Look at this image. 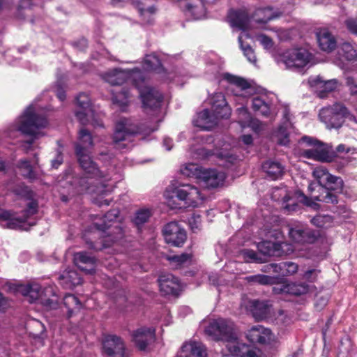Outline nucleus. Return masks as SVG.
I'll list each match as a JSON object with an SVG mask.
<instances>
[{"label": "nucleus", "mask_w": 357, "mask_h": 357, "mask_svg": "<svg viewBox=\"0 0 357 357\" xmlns=\"http://www.w3.org/2000/svg\"><path fill=\"white\" fill-rule=\"evenodd\" d=\"M76 146H81L84 150L93 146V139L89 132L82 128L79 133V142Z\"/></svg>", "instance_id": "nucleus-48"}, {"label": "nucleus", "mask_w": 357, "mask_h": 357, "mask_svg": "<svg viewBox=\"0 0 357 357\" xmlns=\"http://www.w3.org/2000/svg\"><path fill=\"white\" fill-rule=\"evenodd\" d=\"M151 215L152 212L151 209L142 208L136 212L133 221L136 225L140 226L146 222Z\"/></svg>", "instance_id": "nucleus-50"}, {"label": "nucleus", "mask_w": 357, "mask_h": 357, "mask_svg": "<svg viewBox=\"0 0 357 357\" xmlns=\"http://www.w3.org/2000/svg\"><path fill=\"white\" fill-rule=\"evenodd\" d=\"M18 168L20 169L22 174L24 177L29 178L31 181H33L36 178V175L33 172L30 162L27 160H22L19 162Z\"/></svg>", "instance_id": "nucleus-47"}, {"label": "nucleus", "mask_w": 357, "mask_h": 357, "mask_svg": "<svg viewBox=\"0 0 357 357\" xmlns=\"http://www.w3.org/2000/svg\"><path fill=\"white\" fill-rule=\"evenodd\" d=\"M140 76L141 72L137 68L132 70H122L115 68L105 73L102 75V78L112 85H120L128 79H132L139 89L140 97L146 112H148L149 109L157 112L162 100V96L161 93L155 89L149 86L140 87L138 86L136 78Z\"/></svg>", "instance_id": "nucleus-3"}, {"label": "nucleus", "mask_w": 357, "mask_h": 357, "mask_svg": "<svg viewBox=\"0 0 357 357\" xmlns=\"http://www.w3.org/2000/svg\"><path fill=\"white\" fill-rule=\"evenodd\" d=\"M63 305L66 309L67 317H72L82 308V303L73 294H68L63 297Z\"/></svg>", "instance_id": "nucleus-41"}, {"label": "nucleus", "mask_w": 357, "mask_h": 357, "mask_svg": "<svg viewBox=\"0 0 357 357\" xmlns=\"http://www.w3.org/2000/svg\"><path fill=\"white\" fill-rule=\"evenodd\" d=\"M205 331L213 340L225 342V350L231 354L232 349L236 352V349L241 347V344H245L238 340L235 324L229 319L223 318L213 319L206 328Z\"/></svg>", "instance_id": "nucleus-5"}, {"label": "nucleus", "mask_w": 357, "mask_h": 357, "mask_svg": "<svg viewBox=\"0 0 357 357\" xmlns=\"http://www.w3.org/2000/svg\"><path fill=\"white\" fill-rule=\"evenodd\" d=\"M239 349H232V354L227 350H224L221 357H258L257 351L247 344H241Z\"/></svg>", "instance_id": "nucleus-43"}, {"label": "nucleus", "mask_w": 357, "mask_h": 357, "mask_svg": "<svg viewBox=\"0 0 357 357\" xmlns=\"http://www.w3.org/2000/svg\"><path fill=\"white\" fill-rule=\"evenodd\" d=\"M129 92L126 89L121 91L112 92V101L114 104L117 105L121 110L124 111L128 105Z\"/></svg>", "instance_id": "nucleus-46"}, {"label": "nucleus", "mask_w": 357, "mask_h": 357, "mask_svg": "<svg viewBox=\"0 0 357 357\" xmlns=\"http://www.w3.org/2000/svg\"><path fill=\"white\" fill-rule=\"evenodd\" d=\"M143 67L146 70H157L160 77L163 79L169 82H174L176 84L181 82L180 75H177L176 73H167L163 68H161L160 61L158 57L154 54H148L144 58Z\"/></svg>", "instance_id": "nucleus-19"}, {"label": "nucleus", "mask_w": 357, "mask_h": 357, "mask_svg": "<svg viewBox=\"0 0 357 357\" xmlns=\"http://www.w3.org/2000/svg\"><path fill=\"white\" fill-rule=\"evenodd\" d=\"M172 140L170 138L165 137L163 140V146L167 151H170L172 148Z\"/></svg>", "instance_id": "nucleus-64"}, {"label": "nucleus", "mask_w": 357, "mask_h": 357, "mask_svg": "<svg viewBox=\"0 0 357 357\" xmlns=\"http://www.w3.org/2000/svg\"><path fill=\"white\" fill-rule=\"evenodd\" d=\"M262 169L272 180L280 178L284 172V167L280 162L271 160L265 162Z\"/></svg>", "instance_id": "nucleus-39"}, {"label": "nucleus", "mask_w": 357, "mask_h": 357, "mask_svg": "<svg viewBox=\"0 0 357 357\" xmlns=\"http://www.w3.org/2000/svg\"><path fill=\"white\" fill-rule=\"evenodd\" d=\"M289 236L294 242L301 245L314 243L322 237L319 231L299 225L289 229Z\"/></svg>", "instance_id": "nucleus-14"}, {"label": "nucleus", "mask_w": 357, "mask_h": 357, "mask_svg": "<svg viewBox=\"0 0 357 357\" xmlns=\"http://www.w3.org/2000/svg\"><path fill=\"white\" fill-rule=\"evenodd\" d=\"M346 84L349 86V89L351 94L356 95L357 94V84L355 83L354 79L351 77H348L346 79Z\"/></svg>", "instance_id": "nucleus-61"}, {"label": "nucleus", "mask_w": 357, "mask_h": 357, "mask_svg": "<svg viewBox=\"0 0 357 357\" xmlns=\"http://www.w3.org/2000/svg\"><path fill=\"white\" fill-rule=\"evenodd\" d=\"M307 83L310 87L321 98H324L326 93L335 90L338 86L337 79L324 80L319 76L310 77Z\"/></svg>", "instance_id": "nucleus-21"}, {"label": "nucleus", "mask_w": 357, "mask_h": 357, "mask_svg": "<svg viewBox=\"0 0 357 357\" xmlns=\"http://www.w3.org/2000/svg\"><path fill=\"white\" fill-rule=\"evenodd\" d=\"M206 353L204 346L197 342L185 343L181 351L176 357H206Z\"/></svg>", "instance_id": "nucleus-34"}, {"label": "nucleus", "mask_w": 357, "mask_h": 357, "mask_svg": "<svg viewBox=\"0 0 357 357\" xmlns=\"http://www.w3.org/2000/svg\"><path fill=\"white\" fill-rule=\"evenodd\" d=\"M258 250L264 255L281 256L293 252L292 246L285 242L265 241L258 243Z\"/></svg>", "instance_id": "nucleus-20"}, {"label": "nucleus", "mask_w": 357, "mask_h": 357, "mask_svg": "<svg viewBox=\"0 0 357 357\" xmlns=\"http://www.w3.org/2000/svg\"><path fill=\"white\" fill-rule=\"evenodd\" d=\"M238 39L241 49L242 50L244 56L247 58L249 62L256 65L257 58L254 50L249 45H244L243 43L241 36H238Z\"/></svg>", "instance_id": "nucleus-51"}, {"label": "nucleus", "mask_w": 357, "mask_h": 357, "mask_svg": "<svg viewBox=\"0 0 357 357\" xmlns=\"http://www.w3.org/2000/svg\"><path fill=\"white\" fill-rule=\"evenodd\" d=\"M229 22L231 27L245 31L248 29L249 17L243 11H231L229 15Z\"/></svg>", "instance_id": "nucleus-37"}, {"label": "nucleus", "mask_w": 357, "mask_h": 357, "mask_svg": "<svg viewBox=\"0 0 357 357\" xmlns=\"http://www.w3.org/2000/svg\"><path fill=\"white\" fill-rule=\"evenodd\" d=\"M189 225L191 229L193 231H195L197 229H199L201 226V216L198 214H193L189 218Z\"/></svg>", "instance_id": "nucleus-59"}, {"label": "nucleus", "mask_w": 357, "mask_h": 357, "mask_svg": "<svg viewBox=\"0 0 357 357\" xmlns=\"http://www.w3.org/2000/svg\"><path fill=\"white\" fill-rule=\"evenodd\" d=\"M166 259L169 262L172 268L177 269L191 264L192 255L189 253H182L179 255H167Z\"/></svg>", "instance_id": "nucleus-40"}, {"label": "nucleus", "mask_w": 357, "mask_h": 357, "mask_svg": "<svg viewBox=\"0 0 357 357\" xmlns=\"http://www.w3.org/2000/svg\"><path fill=\"white\" fill-rule=\"evenodd\" d=\"M119 211L114 209L108 211L103 217L102 223L95 222V227L97 229L103 233V247H109L112 243H114L123 236L122 228L114 221L118 218Z\"/></svg>", "instance_id": "nucleus-10"}, {"label": "nucleus", "mask_w": 357, "mask_h": 357, "mask_svg": "<svg viewBox=\"0 0 357 357\" xmlns=\"http://www.w3.org/2000/svg\"><path fill=\"white\" fill-rule=\"evenodd\" d=\"M17 291L28 297L30 303L38 301L47 310L55 309L58 306L57 296L53 287H47L41 291V287L38 283H29L18 285Z\"/></svg>", "instance_id": "nucleus-7"}, {"label": "nucleus", "mask_w": 357, "mask_h": 357, "mask_svg": "<svg viewBox=\"0 0 357 357\" xmlns=\"http://www.w3.org/2000/svg\"><path fill=\"white\" fill-rule=\"evenodd\" d=\"M73 261L81 271L86 273H92L95 271L96 259L86 252L75 253Z\"/></svg>", "instance_id": "nucleus-31"}, {"label": "nucleus", "mask_w": 357, "mask_h": 357, "mask_svg": "<svg viewBox=\"0 0 357 357\" xmlns=\"http://www.w3.org/2000/svg\"><path fill=\"white\" fill-rule=\"evenodd\" d=\"M241 255L243 257V259L246 262H257L262 263L264 260L261 257L258 256V254L252 250H243L241 252Z\"/></svg>", "instance_id": "nucleus-53"}, {"label": "nucleus", "mask_w": 357, "mask_h": 357, "mask_svg": "<svg viewBox=\"0 0 357 357\" xmlns=\"http://www.w3.org/2000/svg\"><path fill=\"white\" fill-rule=\"evenodd\" d=\"M174 197L183 201L188 206H197L202 200L200 191L195 186L190 185H180L173 190Z\"/></svg>", "instance_id": "nucleus-16"}, {"label": "nucleus", "mask_w": 357, "mask_h": 357, "mask_svg": "<svg viewBox=\"0 0 357 357\" xmlns=\"http://www.w3.org/2000/svg\"><path fill=\"white\" fill-rule=\"evenodd\" d=\"M76 155L82 169L87 176L75 178L70 182L71 191L70 193H89L96 195L93 202L98 206H108L111 199H102V197L111 192L113 189L112 185H105L100 183L98 185H94L92 181L93 178H103L102 173L99 170L96 164L91 160L89 150H84L81 146H76Z\"/></svg>", "instance_id": "nucleus-1"}, {"label": "nucleus", "mask_w": 357, "mask_h": 357, "mask_svg": "<svg viewBox=\"0 0 357 357\" xmlns=\"http://www.w3.org/2000/svg\"><path fill=\"white\" fill-rule=\"evenodd\" d=\"M333 222V218L328 215H317L311 220L314 225L320 228H328L332 226Z\"/></svg>", "instance_id": "nucleus-49"}, {"label": "nucleus", "mask_w": 357, "mask_h": 357, "mask_svg": "<svg viewBox=\"0 0 357 357\" xmlns=\"http://www.w3.org/2000/svg\"><path fill=\"white\" fill-rule=\"evenodd\" d=\"M298 266L296 264L291 261L283 263V275H291L297 272Z\"/></svg>", "instance_id": "nucleus-56"}, {"label": "nucleus", "mask_w": 357, "mask_h": 357, "mask_svg": "<svg viewBox=\"0 0 357 357\" xmlns=\"http://www.w3.org/2000/svg\"><path fill=\"white\" fill-rule=\"evenodd\" d=\"M267 268L268 269H272V272L276 273H282L283 271V263L277 264H271L267 265Z\"/></svg>", "instance_id": "nucleus-62"}, {"label": "nucleus", "mask_w": 357, "mask_h": 357, "mask_svg": "<svg viewBox=\"0 0 357 357\" xmlns=\"http://www.w3.org/2000/svg\"><path fill=\"white\" fill-rule=\"evenodd\" d=\"M247 338L252 343L266 344L273 338L271 331L261 325L252 326L246 333Z\"/></svg>", "instance_id": "nucleus-27"}, {"label": "nucleus", "mask_w": 357, "mask_h": 357, "mask_svg": "<svg viewBox=\"0 0 357 357\" xmlns=\"http://www.w3.org/2000/svg\"><path fill=\"white\" fill-rule=\"evenodd\" d=\"M314 178L317 183H310L308 185L310 197L303 195L302 201L308 206L317 208L319 205L315 202L336 204L337 197L335 192H342L344 187L343 180L338 176L331 174L324 167L319 166L312 172Z\"/></svg>", "instance_id": "nucleus-2"}, {"label": "nucleus", "mask_w": 357, "mask_h": 357, "mask_svg": "<svg viewBox=\"0 0 357 357\" xmlns=\"http://www.w3.org/2000/svg\"><path fill=\"white\" fill-rule=\"evenodd\" d=\"M344 24L351 33L357 36V18L349 17L347 19Z\"/></svg>", "instance_id": "nucleus-58"}, {"label": "nucleus", "mask_w": 357, "mask_h": 357, "mask_svg": "<svg viewBox=\"0 0 357 357\" xmlns=\"http://www.w3.org/2000/svg\"><path fill=\"white\" fill-rule=\"evenodd\" d=\"M282 15L278 9L271 7L261 8L254 13V20L258 24H266L270 20L279 17Z\"/></svg>", "instance_id": "nucleus-36"}, {"label": "nucleus", "mask_w": 357, "mask_h": 357, "mask_svg": "<svg viewBox=\"0 0 357 357\" xmlns=\"http://www.w3.org/2000/svg\"><path fill=\"white\" fill-rule=\"evenodd\" d=\"M144 0H141L137 5V10L144 23L150 24L155 19L157 9L154 6H145Z\"/></svg>", "instance_id": "nucleus-42"}, {"label": "nucleus", "mask_w": 357, "mask_h": 357, "mask_svg": "<svg viewBox=\"0 0 357 357\" xmlns=\"http://www.w3.org/2000/svg\"><path fill=\"white\" fill-rule=\"evenodd\" d=\"M280 197L282 199L283 209L287 212L291 213L296 211L298 207L296 202L289 195L286 188H275L272 192V198L274 200L279 201Z\"/></svg>", "instance_id": "nucleus-32"}, {"label": "nucleus", "mask_w": 357, "mask_h": 357, "mask_svg": "<svg viewBox=\"0 0 357 357\" xmlns=\"http://www.w3.org/2000/svg\"><path fill=\"white\" fill-rule=\"evenodd\" d=\"M211 110L218 117L228 119L231 114V109L227 104L222 93H215L209 98Z\"/></svg>", "instance_id": "nucleus-23"}, {"label": "nucleus", "mask_w": 357, "mask_h": 357, "mask_svg": "<svg viewBox=\"0 0 357 357\" xmlns=\"http://www.w3.org/2000/svg\"><path fill=\"white\" fill-rule=\"evenodd\" d=\"M158 129V126L143 130L134 125L132 121L126 118H121L115 125L113 135V144L116 149L123 150L127 147L125 142H131V138L138 133H149Z\"/></svg>", "instance_id": "nucleus-8"}, {"label": "nucleus", "mask_w": 357, "mask_h": 357, "mask_svg": "<svg viewBox=\"0 0 357 357\" xmlns=\"http://www.w3.org/2000/svg\"><path fill=\"white\" fill-rule=\"evenodd\" d=\"M320 272L321 271L317 268L308 269L304 272L302 278L309 282H315L317 280Z\"/></svg>", "instance_id": "nucleus-54"}, {"label": "nucleus", "mask_w": 357, "mask_h": 357, "mask_svg": "<svg viewBox=\"0 0 357 357\" xmlns=\"http://www.w3.org/2000/svg\"><path fill=\"white\" fill-rule=\"evenodd\" d=\"M155 339V329L152 327H142L132 333V341L136 347L143 351Z\"/></svg>", "instance_id": "nucleus-25"}, {"label": "nucleus", "mask_w": 357, "mask_h": 357, "mask_svg": "<svg viewBox=\"0 0 357 357\" xmlns=\"http://www.w3.org/2000/svg\"><path fill=\"white\" fill-rule=\"evenodd\" d=\"M47 125L46 119L38 115L35 108L31 105L19 118L15 124L8 129L6 135V137L12 139L17 137L21 134L33 137V139L24 142L22 144L25 149H28L33 144L34 139L44 135L40 130L46 127Z\"/></svg>", "instance_id": "nucleus-4"}, {"label": "nucleus", "mask_w": 357, "mask_h": 357, "mask_svg": "<svg viewBox=\"0 0 357 357\" xmlns=\"http://www.w3.org/2000/svg\"><path fill=\"white\" fill-rule=\"evenodd\" d=\"M204 169L195 163H187L181 167L180 172L186 177H192L200 180Z\"/></svg>", "instance_id": "nucleus-45"}, {"label": "nucleus", "mask_w": 357, "mask_h": 357, "mask_svg": "<svg viewBox=\"0 0 357 357\" xmlns=\"http://www.w3.org/2000/svg\"><path fill=\"white\" fill-rule=\"evenodd\" d=\"M238 122L242 128L246 126H254L253 124L259 125V120L252 119L248 109L245 107H241L236 109Z\"/></svg>", "instance_id": "nucleus-44"}, {"label": "nucleus", "mask_w": 357, "mask_h": 357, "mask_svg": "<svg viewBox=\"0 0 357 357\" xmlns=\"http://www.w3.org/2000/svg\"><path fill=\"white\" fill-rule=\"evenodd\" d=\"M317 38L320 48L325 52H331L336 47V40L334 36L325 28L317 31Z\"/></svg>", "instance_id": "nucleus-33"}, {"label": "nucleus", "mask_w": 357, "mask_h": 357, "mask_svg": "<svg viewBox=\"0 0 357 357\" xmlns=\"http://www.w3.org/2000/svg\"><path fill=\"white\" fill-rule=\"evenodd\" d=\"M204 0H181L180 7L185 15L192 20H200L206 15Z\"/></svg>", "instance_id": "nucleus-22"}, {"label": "nucleus", "mask_w": 357, "mask_h": 357, "mask_svg": "<svg viewBox=\"0 0 357 357\" xmlns=\"http://www.w3.org/2000/svg\"><path fill=\"white\" fill-rule=\"evenodd\" d=\"M218 117L215 113L210 114L208 109H204L197 113L196 118L193 120V123L196 127L202 130H211L218 123Z\"/></svg>", "instance_id": "nucleus-29"}, {"label": "nucleus", "mask_w": 357, "mask_h": 357, "mask_svg": "<svg viewBox=\"0 0 357 357\" xmlns=\"http://www.w3.org/2000/svg\"><path fill=\"white\" fill-rule=\"evenodd\" d=\"M277 278L265 275H257V283L260 284H274Z\"/></svg>", "instance_id": "nucleus-60"}, {"label": "nucleus", "mask_w": 357, "mask_h": 357, "mask_svg": "<svg viewBox=\"0 0 357 357\" xmlns=\"http://www.w3.org/2000/svg\"><path fill=\"white\" fill-rule=\"evenodd\" d=\"M60 284L66 289H72L81 284L82 278L73 270L65 271L59 278Z\"/></svg>", "instance_id": "nucleus-38"}, {"label": "nucleus", "mask_w": 357, "mask_h": 357, "mask_svg": "<svg viewBox=\"0 0 357 357\" xmlns=\"http://www.w3.org/2000/svg\"><path fill=\"white\" fill-rule=\"evenodd\" d=\"M163 235L167 243L176 247L182 246L187 238L185 229L176 222L167 224L163 229Z\"/></svg>", "instance_id": "nucleus-18"}, {"label": "nucleus", "mask_w": 357, "mask_h": 357, "mask_svg": "<svg viewBox=\"0 0 357 357\" xmlns=\"http://www.w3.org/2000/svg\"><path fill=\"white\" fill-rule=\"evenodd\" d=\"M251 107L257 115L264 117H271L273 113L272 103L266 96L253 97Z\"/></svg>", "instance_id": "nucleus-30"}, {"label": "nucleus", "mask_w": 357, "mask_h": 357, "mask_svg": "<svg viewBox=\"0 0 357 357\" xmlns=\"http://www.w3.org/2000/svg\"><path fill=\"white\" fill-rule=\"evenodd\" d=\"M225 178V174L222 172L204 169L200 180L206 187L215 188L222 185Z\"/></svg>", "instance_id": "nucleus-28"}, {"label": "nucleus", "mask_w": 357, "mask_h": 357, "mask_svg": "<svg viewBox=\"0 0 357 357\" xmlns=\"http://www.w3.org/2000/svg\"><path fill=\"white\" fill-rule=\"evenodd\" d=\"M158 284L160 291L165 295H177L181 289L178 279L170 273L160 275Z\"/></svg>", "instance_id": "nucleus-24"}, {"label": "nucleus", "mask_w": 357, "mask_h": 357, "mask_svg": "<svg viewBox=\"0 0 357 357\" xmlns=\"http://www.w3.org/2000/svg\"><path fill=\"white\" fill-rule=\"evenodd\" d=\"M301 140L303 142L312 146L310 149L303 151L302 155L305 158L331 162L336 156L331 146L324 144L317 139L304 136L301 138Z\"/></svg>", "instance_id": "nucleus-11"}, {"label": "nucleus", "mask_w": 357, "mask_h": 357, "mask_svg": "<svg viewBox=\"0 0 357 357\" xmlns=\"http://www.w3.org/2000/svg\"><path fill=\"white\" fill-rule=\"evenodd\" d=\"M319 116L329 129L340 128L345 119L357 123L356 116L341 103H335L331 107L322 108L319 112Z\"/></svg>", "instance_id": "nucleus-9"}, {"label": "nucleus", "mask_w": 357, "mask_h": 357, "mask_svg": "<svg viewBox=\"0 0 357 357\" xmlns=\"http://www.w3.org/2000/svg\"><path fill=\"white\" fill-rule=\"evenodd\" d=\"M277 138L280 145L287 146L289 143V134L283 126L280 127L278 129Z\"/></svg>", "instance_id": "nucleus-55"}, {"label": "nucleus", "mask_w": 357, "mask_h": 357, "mask_svg": "<svg viewBox=\"0 0 357 357\" xmlns=\"http://www.w3.org/2000/svg\"><path fill=\"white\" fill-rule=\"evenodd\" d=\"M257 40L266 50H271L273 47V42L272 39L264 34H259L257 36Z\"/></svg>", "instance_id": "nucleus-57"}, {"label": "nucleus", "mask_w": 357, "mask_h": 357, "mask_svg": "<svg viewBox=\"0 0 357 357\" xmlns=\"http://www.w3.org/2000/svg\"><path fill=\"white\" fill-rule=\"evenodd\" d=\"M222 79L228 82L232 86L236 87V91L234 89H231L234 96L242 98L240 104L243 105L245 98V90L250 88L249 83L243 78L233 75L229 73L222 74Z\"/></svg>", "instance_id": "nucleus-26"}, {"label": "nucleus", "mask_w": 357, "mask_h": 357, "mask_svg": "<svg viewBox=\"0 0 357 357\" xmlns=\"http://www.w3.org/2000/svg\"><path fill=\"white\" fill-rule=\"evenodd\" d=\"M241 307L250 312L258 320L267 318L271 311V305L268 301L250 300L247 297L243 298Z\"/></svg>", "instance_id": "nucleus-17"}, {"label": "nucleus", "mask_w": 357, "mask_h": 357, "mask_svg": "<svg viewBox=\"0 0 357 357\" xmlns=\"http://www.w3.org/2000/svg\"><path fill=\"white\" fill-rule=\"evenodd\" d=\"M102 353L108 357H125L126 346L123 340L115 335H105L102 340Z\"/></svg>", "instance_id": "nucleus-15"}, {"label": "nucleus", "mask_w": 357, "mask_h": 357, "mask_svg": "<svg viewBox=\"0 0 357 357\" xmlns=\"http://www.w3.org/2000/svg\"><path fill=\"white\" fill-rule=\"evenodd\" d=\"M340 54L348 61H354L357 58L356 50L349 43H344L342 45Z\"/></svg>", "instance_id": "nucleus-52"}, {"label": "nucleus", "mask_w": 357, "mask_h": 357, "mask_svg": "<svg viewBox=\"0 0 357 357\" xmlns=\"http://www.w3.org/2000/svg\"><path fill=\"white\" fill-rule=\"evenodd\" d=\"M15 193L22 197L26 208L22 211V217L15 218V214L0 208V219L6 221V227L11 229H23L28 218L38 212V202L32 198V192L27 187H23L22 191L15 190Z\"/></svg>", "instance_id": "nucleus-6"}, {"label": "nucleus", "mask_w": 357, "mask_h": 357, "mask_svg": "<svg viewBox=\"0 0 357 357\" xmlns=\"http://www.w3.org/2000/svg\"><path fill=\"white\" fill-rule=\"evenodd\" d=\"M311 54L305 49H293L281 55V61L287 68L296 69L305 67L311 60Z\"/></svg>", "instance_id": "nucleus-13"}, {"label": "nucleus", "mask_w": 357, "mask_h": 357, "mask_svg": "<svg viewBox=\"0 0 357 357\" xmlns=\"http://www.w3.org/2000/svg\"><path fill=\"white\" fill-rule=\"evenodd\" d=\"M63 162V158L61 154H58L56 158L52 161V167L56 169Z\"/></svg>", "instance_id": "nucleus-63"}, {"label": "nucleus", "mask_w": 357, "mask_h": 357, "mask_svg": "<svg viewBox=\"0 0 357 357\" xmlns=\"http://www.w3.org/2000/svg\"><path fill=\"white\" fill-rule=\"evenodd\" d=\"M79 109L75 115L82 125L91 123L94 127H102L103 123L99 116L96 117L95 110L91 107L89 97L85 93H80L77 97Z\"/></svg>", "instance_id": "nucleus-12"}, {"label": "nucleus", "mask_w": 357, "mask_h": 357, "mask_svg": "<svg viewBox=\"0 0 357 357\" xmlns=\"http://www.w3.org/2000/svg\"><path fill=\"white\" fill-rule=\"evenodd\" d=\"M315 289L316 287L313 284H307L304 282H291L282 285L280 291L289 294L301 296L312 292Z\"/></svg>", "instance_id": "nucleus-35"}]
</instances>
